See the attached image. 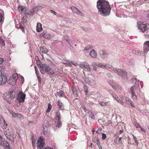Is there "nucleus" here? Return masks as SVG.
I'll list each match as a JSON object with an SVG mask.
<instances>
[{"instance_id": "5", "label": "nucleus", "mask_w": 149, "mask_h": 149, "mask_svg": "<svg viewBox=\"0 0 149 149\" xmlns=\"http://www.w3.org/2000/svg\"><path fill=\"white\" fill-rule=\"evenodd\" d=\"M79 67L83 69V70L89 72L91 71V69L88 64L86 62L81 63L79 65Z\"/></svg>"}, {"instance_id": "64", "label": "nucleus", "mask_w": 149, "mask_h": 149, "mask_svg": "<svg viewBox=\"0 0 149 149\" xmlns=\"http://www.w3.org/2000/svg\"><path fill=\"white\" fill-rule=\"evenodd\" d=\"M123 132V130H120L119 131V133L120 134H121L122 132Z\"/></svg>"}, {"instance_id": "9", "label": "nucleus", "mask_w": 149, "mask_h": 149, "mask_svg": "<svg viewBox=\"0 0 149 149\" xmlns=\"http://www.w3.org/2000/svg\"><path fill=\"white\" fill-rule=\"evenodd\" d=\"M140 23V22H139L137 24L138 29L141 32H144L148 29V26L146 24Z\"/></svg>"}, {"instance_id": "6", "label": "nucleus", "mask_w": 149, "mask_h": 149, "mask_svg": "<svg viewBox=\"0 0 149 149\" xmlns=\"http://www.w3.org/2000/svg\"><path fill=\"white\" fill-rule=\"evenodd\" d=\"M84 81L86 83L91 86H93L96 85L95 81L91 77H86Z\"/></svg>"}, {"instance_id": "30", "label": "nucleus", "mask_w": 149, "mask_h": 149, "mask_svg": "<svg viewBox=\"0 0 149 149\" xmlns=\"http://www.w3.org/2000/svg\"><path fill=\"white\" fill-rule=\"evenodd\" d=\"M57 95L59 97H63L64 95V94L63 91L61 90H60L57 92Z\"/></svg>"}, {"instance_id": "10", "label": "nucleus", "mask_w": 149, "mask_h": 149, "mask_svg": "<svg viewBox=\"0 0 149 149\" xmlns=\"http://www.w3.org/2000/svg\"><path fill=\"white\" fill-rule=\"evenodd\" d=\"M81 108L86 113H88L89 118H91L92 120L95 119V117L91 111L86 109L83 107H81Z\"/></svg>"}, {"instance_id": "47", "label": "nucleus", "mask_w": 149, "mask_h": 149, "mask_svg": "<svg viewBox=\"0 0 149 149\" xmlns=\"http://www.w3.org/2000/svg\"><path fill=\"white\" fill-rule=\"evenodd\" d=\"M65 64L66 65H67L68 66H72V62H69V63H65Z\"/></svg>"}, {"instance_id": "19", "label": "nucleus", "mask_w": 149, "mask_h": 149, "mask_svg": "<svg viewBox=\"0 0 149 149\" xmlns=\"http://www.w3.org/2000/svg\"><path fill=\"white\" fill-rule=\"evenodd\" d=\"M143 52L146 53L149 51V41L145 42L144 44Z\"/></svg>"}, {"instance_id": "59", "label": "nucleus", "mask_w": 149, "mask_h": 149, "mask_svg": "<svg viewBox=\"0 0 149 149\" xmlns=\"http://www.w3.org/2000/svg\"><path fill=\"white\" fill-rule=\"evenodd\" d=\"M130 105H131V106L132 107H135V105L132 103V102H131V103H130Z\"/></svg>"}, {"instance_id": "46", "label": "nucleus", "mask_w": 149, "mask_h": 149, "mask_svg": "<svg viewBox=\"0 0 149 149\" xmlns=\"http://www.w3.org/2000/svg\"><path fill=\"white\" fill-rule=\"evenodd\" d=\"M50 72L49 73L50 74H51L52 75L54 74L55 73V71L54 70H50V71H49Z\"/></svg>"}, {"instance_id": "34", "label": "nucleus", "mask_w": 149, "mask_h": 149, "mask_svg": "<svg viewBox=\"0 0 149 149\" xmlns=\"http://www.w3.org/2000/svg\"><path fill=\"white\" fill-rule=\"evenodd\" d=\"M84 92L85 93V94L86 95L88 93V87L86 85H85L84 86Z\"/></svg>"}, {"instance_id": "4", "label": "nucleus", "mask_w": 149, "mask_h": 149, "mask_svg": "<svg viewBox=\"0 0 149 149\" xmlns=\"http://www.w3.org/2000/svg\"><path fill=\"white\" fill-rule=\"evenodd\" d=\"M34 10H19V12L22 14L24 13V15L23 18H22V20L23 22L26 23L27 22L26 19L28 15H30L34 13Z\"/></svg>"}, {"instance_id": "21", "label": "nucleus", "mask_w": 149, "mask_h": 149, "mask_svg": "<svg viewBox=\"0 0 149 149\" xmlns=\"http://www.w3.org/2000/svg\"><path fill=\"white\" fill-rule=\"evenodd\" d=\"M105 68L107 69H110L115 72L117 70L116 68H114L112 65L108 64H105Z\"/></svg>"}, {"instance_id": "57", "label": "nucleus", "mask_w": 149, "mask_h": 149, "mask_svg": "<svg viewBox=\"0 0 149 149\" xmlns=\"http://www.w3.org/2000/svg\"><path fill=\"white\" fill-rule=\"evenodd\" d=\"M140 128L141 131H143L144 132H146V130L145 129L142 128L141 127H140Z\"/></svg>"}, {"instance_id": "17", "label": "nucleus", "mask_w": 149, "mask_h": 149, "mask_svg": "<svg viewBox=\"0 0 149 149\" xmlns=\"http://www.w3.org/2000/svg\"><path fill=\"white\" fill-rule=\"evenodd\" d=\"M41 69L42 71L45 72H49L51 70L50 67L47 64H42V66L41 67Z\"/></svg>"}, {"instance_id": "60", "label": "nucleus", "mask_w": 149, "mask_h": 149, "mask_svg": "<svg viewBox=\"0 0 149 149\" xmlns=\"http://www.w3.org/2000/svg\"><path fill=\"white\" fill-rule=\"evenodd\" d=\"M35 72H36V74L37 76H38V70H36Z\"/></svg>"}, {"instance_id": "48", "label": "nucleus", "mask_w": 149, "mask_h": 149, "mask_svg": "<svg viewBox=\"0 0 149 149\" xmlns=\"http://www.w3.org/2000/svg\"><path fill=\"white\" fill-rule=\"evenodd\" d=\"M11 114L12 116L14 117H16V116L17 115V113H15L14 112L10 113Z\"/></svg>"}, {"instance_id": "54", "label": "nucleus", "mask_w": 149, "mask_h": 149, "mask_svg": "<svg viewBox=\"0 0 149 149\" xmlns=\"http://www.w3.org/2000/svg\"><path fill=\"white\" fill-rule=\"evenodd\" d=\"M18 9H24V8L23 7H22L21 6H19L18 7Z\"/></svg>"}, {"instance_id": "43", "label": "nucleus", "mask_w": 149, "mask_h": 149, "mask_svg": "<svg viewBox=\"0 0 149 149\" xmlns=\"http://www.w3.org/2000/svg\"><path fill=\"white\" fill-rule=\"evenodd\" d=\"M102 139L103 140H104L106 138L107 136L105 134L102 133Z\"/></svg>"}, {"instance_id": "16", "label": "nucleus", "mask_w": 149, "mask_h": 149, "mask_svg": "<svg viewBox=\"0 0 149 149\" xmlns=\"http://www.w3.org/2000/svg\"><path fill=\"white\" fill-rule=\"evenodd\" d=\"M0 125L3 128L6 129L7 125L1 115H0Z\"/></svg>"}, {"instance_id": "38", "label": "nucleus", "mask_w": 149, "mask_h": 149, "mask_svg": "<svg viewBox=\"0 0 149 149\" xmlns=\"http://www.w3.org/2000/svg\"><path fill=\"white\" fill-rule=\"evenodd\" d=\"M72 90L74 95L76 96L77 94L76 88L75 87H74L72 88Z\"/></svg>"}, {"instance_id": "20", "label": "nucleus", "mask_w": 149, "mask_h": 149, "mask_svg": "<svg viewBox=\"0 0 149 149\" xmlns=\"http://www.w3.org/2000/svg\"><path fill=\"white\" fill-rule=\"evenodd\" d=\"M0 144L3 147L6 148L7 149H10L9 144L5 140L1 141Z\"/></svg>"}, {"instance_id": "13", "label": "nucleus", "mask_w": 149, "mask_h": 149, "mask_svg": "<svg viewBox=\"0 0 149 149\" xmlns=\"http://www.w3.org/2000/svg\"><path fill=\"white\" fill-rule=\"evenodd\" d=\"M56 113V115L55 117V124L56 127H60L62 125V122L61 120L60 116V114H58Z\"/></svg>"}, {"instance_id": "62", "label": "nucleus", "mask_w": 149, "mask_h": 149, "mask_svg": "<svg viewBox=\"0 0 149 149\" xmlns=\"http://www.w3.org/2000/svg\"><path fill=\"white\" fill-rule=\"evenodd\" d=\"M32 145H33V146H34V144L35 143V141H33V138H32Z\"/></svg>"}, {"instance_id": "31", "label": "nucleus", "mask_w": 149, "mask_h": 149, "mask_svg": "<svg viewBox=\"0 0 149 149\" xmlns=\"http://www.w3.org/2000/svg\"><path fill=\"white\" fill-rule=\"evenodd\" d=\"M11 78H13V79L16 81L18 79V76L17 74H13L12 77Z\"/></svg>"}, {"instance_id": "32", "label": "nucleus", "mask_w": 149, "mask_h": 149, "mask_svg": "<svg viewBox=\"0 0 149 149\" xmlns=\"http://www.w3.org/2000/svg\"><path fill=\"white\" fill-rule=\"evenodd\" d=\"M92 48V47H91V45H88L83 50V51H87L88 50L91 49Z\"/></svg>"}, {"instance_id": "26", "label": "nucleus", "mask_w": 149, "mask_h": 149, "mask_svg": "<svg viewBox=\"0 0 149 149\" xmlns=\"http://www.w3.org/2000/svg\"><path fill=\"white\" fill-rule=\"evenodd\" d=\"M73 12L80 15H83V13L79 10H73Z\"/></svg>"}, {"instance_id": "61", "label": "nucleus", "mask_w": 149, "mask_h": 149, "mask_svg": "<svg viewBox=\"0 0 149 149\" xmlns=\"http://www.w3.org/2000/svg\"><path fill=\"white\" fill-rule=\"evenodd\" d=\"M72 64L73 65H74L75 66H77L78 65L77 63H72Z\"/></svg>"}, {"instance_id": "3", "label": "nucleus", "mask_w": 149, "mask_h": 149, "mask_svg": "<svg viewBox=\"0 0 149 149\" xmlns=\"http://www.w3.org/2000/svg\"><path fill=\"white\" fill-rule=\"evenodd\" d=\"M16 95L14 89H12L10 90V92L3 95V97L4 99L9 103L10 100L13 99Z\"/></svg>"}, {"instance_id": "12", "label": "nucleus", "mask_w": 149, "mask_h": 149, "mask_svg": "<svg viewBox=\"0 0 149 149\" xmlns=\"http://www.w3.org/2000/svg\"><path fill=\"white\" fill-rule=\"evenodd\" d=\"M115 72L124 78L127 77V73L123 70L117 68V70Z\"/></svg>"}, {"instance_id": "2", "label": "nucleus", "mask_w": 149, "mask_h": 149, "mask_svg": "<svg viewBox=\"0 0 149 149\" xmlns=\"http://www.w3.org/2000/svg\"><path fill=\"white\" fill-rule=\"evenodd\" d=\"M97 6L98 9H111L109 3L105 0H98Z\"/></svg>"}, {"instance_id": "18", "label": "nucleus", "mask_w": 149, "mask_h": 149, "mask_svg": "<svg viewBox=\"0 0 149 149\" xmlns=\"http://www.w3.org/2000/svg\"><path fill=\"white\" fill-rule=\"evenodd\" d=\"M139 85H138L137 87H136L135 86H132L130 88V92L131 94H135V91L139 90V91H140V89L139 88Z\"/></svg>"}, {"instance_id": "11", "label": "nucleus", "mask_w": 149, "mask_h": 149, "mask_svg": "<svg viewBox=\"0 0 149 149\" xmlns=\"http://www.w3.org/2000/svg\"><path fill=\"white\" fill-rule=\"evenodd\" d=\"M115 72L124 78L127 77V73L123 70L117 68V70Z\"/></svg>"}, {"instance_id": "44", "label": "nucleus", "mask_w": 149, "mask_h": 149, "mask_svg": "<svg viewBox=\"0 0 149 149\" xmlns=\"http://www.w3.org/2000/svg\"><path fill=\"white\" fill-rule=\"evenodd\" d=\"M132 53L134 54H137L138 55L140 54V53L139 52L136 51L134 50H132Z\"/></svg>"}, {"instance_id": "15", "label": "nucleus", "mask_w": 149, "mask_h": 149, "mask_svg": "<svg viewBox=\"0 0 149 149\" xmlns=\"http://www.w3.org/2000/svg\"><path fill=\"white\" fill-rule=\"evenodd\" d=\"M108 55V54L105 51L101 50L99 51V56L102 59L106 58Z\"/></svg>"}, {"instance_id": "37", "label": "nucleus", "mask_w": 149, "mask_h": 149, "mask_svg": "<svg viewBox=\"0 0 149 149\" xmlns=\"http://www.w3.org/2000/svg\"><path fill=\"white\" fill-rule=\"evenodd\" d=\"M66 38H67V37H65V36L64 37V38L66 40V41L70 45V46H72L73 45L72 42L71 41L70 42H69V41L68 39H67Z\"/></svg>"}, {"instance_id": "25", "label": "nucleus", "mask_w": 149, "mask_h": 149, "mask_svg": "<svg viewBox=\"0 0 149 149\" xmlns=\"http://www.w3.org/2000/svg\"><path fill=\"white\" fill-rule=\"evenodd\" d=\"M36 31L38 32H39L42 30V24L40 23H38L36 26Z\"/></svg>"}, {"instance_id": "45", "label": "nucleus", "mask_w": 149, "mask_h": 149, "mask_svg": "<svg viewBox=\"0 0 149 149\" xmlns=\"http://www.w3.org/2000/svg\"><path fill=\"white\" fill-rule=\"evenodd\" d=\"M4 19L2 15L0 13V22H2Z\"/></svg>"}, {"instance_id": "14", "label": "nucleus", "mask_w": 149, "mask_h": 149, "mask_svg": "<svg viewBox=\"0 0 149 149\" xmlns=\"http://www.w3.org/2000/svg\"><path fill=\"white\" fill-rule=\"evenodd\" d=\"M111 10H98L97 13L103 16L109 15L110 13Z\"/></svg>"}, {"instance_id": "49", "label": "nucleus", "mask_w": 149, "mask_h": 149, "mask_svg": "<svg viewBox=\"0 0 149 149\" xmlns=\"http://www.w3.org/2000/svg\"><path fill=\"white\" fill-rule=\"evenodd\" d=\"M19 28L22 31V32H24V28L21 25L19 26Z\"/></svg>"}, {"instance_id": "58", "label": "nucleus", "mask_w": 149, "mask_h": 149, "mask_svg": "<svg viewBox=\"0 0 149 149\" xmlns=\"http://www.w3.org/2000/svg\"><path fill=\"white\" fill-rule=\"evenodd\" d=\"M78 9V8H77V7H74V6H72L71 8V9Z\"/></svg>"}, {"instance_id": "53", "label": "nucleus", "mask_w": 149, "mask_h": 149, "mask_svg": "<svg viewBox=\"0 0 149 149\" xmlns=\"http://www.w3.org/2000/svg\"><path fill=\"white\" fill-rule=\"evenodd\" d=\"M3 61V59L1 58H0V64H2Z\"/></svg>"}, {"instance_id": "63", "label": "nucleus", "mask_w": 149, "mask_h": 149, "mask_svg": "<svg viewBox=\"0 0 149 149\" xmlns=\"http://www.w3.org/2000/svg\"><path fill=\"white\" fill-rule=\"evenodd\" d=\"M40 68H41V67L42 66V65H41L40 64H38L37 65Z\"/></svg>"}, {"instance_id": "35", "label": "nucleus", "mask_w": 149, "mask_h": 149, "mask_svg": "<svg viewBox=\"0 0 149 149\" xmlns=\"http://www.w3.org/2000/svg\"><path fill=\"white\" fill-rule=\"evenodd\" d=\"M105 64H103L100 63H98L97 66L100 68L104 69L105 68Z\"/></svg>"}, {"instance_id": "51", "label": "nucleus", "mask_w": 149, "mask_h": 149, "mask_svg": "<svg viewBox=\"0 0 149 149\" xmlns=\"http://www.w3.org/2000/svg\"><path fill=\"white\" fill-rule=\"evenodd\" d=\"M37 76V78L38 79V81L39 82H40V83L41 81V79L40 77V76L39 75L38 76Z\"/></svg>"}, {"instance_id": "27", "label": "nucleus", "mask_w": 149, "mask_h": 149, "mask_svg": "<svg viewBox=\"0 0 149 149\" xmlns=\"http://www.w3.org/2000/svg\"><path fill=\"white\" fill-rule=\"evenodd\" d=\"M43 36L44 38H49L50 37V35L49 33L47 32H45V33H44L43 32Z\"/></svg>"}, {"instance_id": "40", "label": "nucleus", "mask_w": 149, "mask_h": 149, "mask_svg": "<svg viewBox=\"0 0 149 149\" xmlns=\"http://www.w3.org/2000/svg\"><path fill=\"white\" fill-rule=\"evenodd\" d=\"M107 102H103L100 101L99 104L102 106H105L107 105Z\"/></svg>"}, {"instance_id": "42", "label": "nucleus", "mask_w": 149, "mask_h": 149, "mask_svg": "<svg viewBox=\"0 0 149 149\" xmlns=\"http://www.w3.org/2000/svg\"><path fill=\"white\" fill-rule=\"evenodd\" d=\"M98 63H96L95 62H94L91 65L93 66V70H95V69L94 68V67H95L96 66H97Z\"/></svg>"}, {"instance_id": "56", "label": "nucleus", "mask_w": 149, "mask_h": 149, "mask_svg": "<svg viewBox=\"0 0 149 149\" xmlns=\"http://www.w3.org/2000/svg\"><path fill=\"white\" fill-rule=\"evenodd\" d=\"M21 116V115L19 113H17V115L16 116V117H18L19 118H20Z\"/></svg>"}, {"instance_id": "36", "label": "nucleus", "mask_w": 149, "mask_h": 149, "mask_svg": "<svg viewBox=\"0 0 149 149\" xmlns=\"http://www.w3.org/2000/svg\"><path fill=\"white\" fill-rule=\"evenodd\" d=\"M42 8V7L41 6L38 5L34 7L33 9H41Z\"/></svg>"}, {"instance_id": "39", "label": "nucleus", "mask_w": 149, "mask_h": 149, "mask_svg": "<svg viewBox=\"0 0 149 149\" xmlns=\"http://www.w3.org/2000/svg\"><path fill=\"white\" fill-rule=\"evenodd\" d=\"M51 108H52V106L50 104H49L48 105V108L46 110V112H47V113L49 112L50 111V110H51Z\"/></svg>"}, {"instance_id": "1", "label": "nucleus", "mask_w": 149, "mask_h": 149, "mask_svg": "<svg viewBox=\"0 0 149 149\" xmlns=\"http://www.w3.org/2000/svg\"><path fill=\"white\" fill-rule=\"evenodd\" d=\"M7 78L6 76L2 75V72L0 70V85H1L5 83L7 81L8 84L10 85L14 86L16 84V81L10 78L7 81Z\"/></svg>"}, {"instance_id": "8", "label": "nucleus", "mask_w": 149, "mask_h": 149, "mask_svg": "<svg viewBox=\"0 0 149 149\" xmlns=\"http://www.w3.org/2000/svg\"><path fill=\"white\" fill-rule=\"evenodd\" d=\"M26 95L22 92L19 91L17 96V100L19 102H22L24 101Z\"/></svg>"}, {"instance_id": "22", "label": "nucleus", "mask_w": 149, "mask_h": 149, "mask_svg": "<svg viewBox=\"0 0 149 149\" xmlns=\"http://www.w3.org/2000/svg\"><path fill=\"white\" fill-rule=\"evenodd\" d=\"M89 55L92 58H96L97 56V54L96 52L94 50H91L89 54Z\"/></svg>"}, {"instance_id": "52", "label": "nucleus", "mask_w": 149, "mask_h": 149, "mask_svg": "<svg viewBox=\"0 0 149 149\" xmlns=\"http://www.w3.org/2000/svg\"><path fill=\"white\" fill-rule=\"evenodd\" d=\"M50 12L54 14V15H56V13L54 10H50Z\"/></svg>"}, {"instance_id": "29", "label": "nucleus", "mask_w": 149, "mask_h": 149, "mask_svg": "<svg viewBox=\"0 0 149 149\" xmlns=\"http://www.w3.org/2000/svg\"><path fill=\"white\" fill-rule=\"evenodd\" d=\"M57 104L59 108L61 109H63V104L62 103L60 102L59 100H58L57 102Z\"/></svg>"}, {"instance_id": "55", "label": "nucleus", "mask_w": 149, "mask_h": 149, "mask_svg": "<svg viewBox=\"0 0 149 149\" xmlns=\"http://www.w3.org/2000/svg\"><path fill=\"white\" fill-rule=\"evenodd\" d=\"M135 125L136 127H141L140 126V125L138 123H136L135 124Z\"/></svg>"}, {"instance_id": "7", "label": "nucleus", "mask_w": 149, "mask_h": 149, "mask_svg": "<svg viewBox=\"0 0 149 149\" xmlns=\"http://www.w3.org/2000/svg\"><path fill=\"white\" fill-rule=\"evenodd\" d=\"M10 131V130L8 129L7 130L4 131V134L8 139L10 141L13 142L14 140L13 135L11 134Z\"/></svg>"}, {"instance_id": "41", "label": "nucleus", "mask_w": 149, "mask_h": 149, "mask_svg": "<svg viewBox=\"0 0 149 149\" xmlns=\"http://www.w3.org/2000/svg\"><path fill=\"white\" fill-rule=\"evenodd\" d=\"M132 97L133 99L134 100H136L137 99V97L136 96L135 94H132Z\"/></svg>"}, {"instance_id": "24", "label": "nucleus", "mask_w": 149, "mask_h": 149, "mask_svg": "<svg viewBox=\"0 0 149 149\" xmlns=\"http://www.w3.org/2000/svg\"><path fill=\"white\" fill-rule=\"evenodd\" d=\"M47 49L45 48L41 47H40L39 53L41 54H45L47 52Z\"/></svg>"}, {"instance_id": "50", "label": "nucleus", "mask_w": 149, "mask_h": 149, "mask_svg": "<svg viewBox=\"0 0 149 149\" xmlns=\"http://www.w3.org/2000/svg\"><path fill=\"white\" fill-rule=\"evenodd\" d=\"M118 144H120L122 143V142L121 141V137H120L118 139Z\"/></svg>"}, {"instance_id": "28", "label": "nucleus", "mask_w": 149, "mask_h": 149, "mask_svg": "<svg viewBox=\"0 0 149 149\" xmlns=\"http://www.w3.org/2000/svg\"><path fill=\"white\" fill-rule=\"evenodd\" d=\"M132 102V101L131 100L129 99L128 98L126 97L125 99V101L124 102L127 104L130 105V104Z\"/></svg>"}, {"instance_id": "33", "label": "nucleus", "mask_w": 149, "mask_h": 149, "mask_svg": "<svg viewBox=\"0 0 149 149\" xmlns=\"http://www.w3.org/2000/svg\"><path fill=\"white\" fill-rule=\"evenodd\" d=\"M109 84L111 86H112L113 88V89H116L117 88V86H115V85L114 84V83L112 81H110L109 82Z\"/></svg>"}, {"instance_id": "23", "label": "nucleus", "mask_w": 149, "mask_h": 149, "mask_svg": "<svg viewBox=\"0 0 149 149\" xmlns=\"http://www.w3.org/2000/svg\"><path fill=\"white\" fill-rule=\"evenodd\" d=\"M112 95V97L114 98L118 103L122 104L124 105L123 104V102L122 100H120L119 98L117 96L114 94L113 95L112 94H111Z\"/></svg>"}]
</instances>
